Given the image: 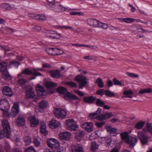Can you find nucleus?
Wrapping results in <instances>:
<instances>
[{"mask_svg": "<svg viewBox=\"0 0 152 152\" xmlns=\"http://www.w3.org/2000/svg\"><path fill=\"white\" fill-rule=\"evenodd\" d=\"M137 142V138L130 136L128 140V142H126V143L128 144L130 146L133 147L135 145Z\"/></svg>", "mask_w": 152, "mask_h": 152, "instance_id": "nucleus-31", "label": "nucleus"}, {"mask_svg": "<svg viewBox=\"0 0 152 152\" xmlns=\"http://www.w3.org/2000/svg\"><path fill=\"white\" fill-rule=\"evenodd\" d=\"M129 5L130 7H131V12H135L136 10V9L133 6L132 4H130V3L129 4Z\"/></svg>", "mask_w": 152, "mask_h": 152, "instance_id": "nucleus-62", "label": "nucleus"}, {"mask_svg": "<svg viewBox=\"0 0 152 152\" xmlns=\"http://www.w3.org/2000/svg\"><path fill=\"white\" fill-rule=\"evenodd\" d=\"M95 83H97L99 88H102L104 86V83L100 78H98Z\"/></svg>", "mask_w": 152, "mask_h": 152, "instance_id": "nucleus-42", "label": "nucleus"}, {"mask_svg": "<svg viewBox=\"0 0 152 152\" xmlns=\"http://www.w3.org/2000/svg\"><path fill=\"white\" fill-rule=\"evenodd\" d=\"M145 124V123L143 122L140 121L135 124L134 127L137 129H140Z\"/></svg>", "mask_w": 152, "mask_h": 152, "instance_id": "nucleus-43", "label": "nucleus"}, {"mask_svg": "<svg viewBox=\"0 0 152 152\" xmlns=\"http://www.w3.org/2000/svg\"><path fill=\"white\" fill-rule=\"evenodd\" d=\"M152 92V88H148L142 89L139 91V93L142 94H144L145 93L149 94Z\"/></svg>", "mask_w": 152, "mask_h": 152, "instance_id": "nucleus-38", "label": "nucleus"}, {"mask_svg": "<svg viewBox=\"0 0 152 152\" xmlns=\"http://www.w3.org/2000/svg\"><path fill=\"white\" fill-rule=\"evenodd\" d=\"M71 134L69 132L61 133L59 134V137L61 140H69L71 136Z\"/></svg>", "mask_w": 152, "mask_h": 152, "instance_id": "nucleus-22", "label": "nucleus"}, {"mask_svg": "<svg viewBox=\"0 0 152 152\" xmlns=\"http://www.w3.org/2000/svg\"><path fill=\"white\" fill-rule=\"evenodd\" d=\"M46 87L48 88L54 87L57 86V84L53 82L47 81L45 83Z\"/></svg>", "mask_w": 152, "mask_h": 152, "instance_id": "nucleus-34", "label": "nucleus"}, {"mask_svg": "<svg viewBox=\"0 0 152 152\" xmlns=\"http://www.w3.org/2000/svg\"><path fill=\"white\" fill-rule=\"evenodd\" d=\"M113 81L114 85H119L121 86H123L124 85L118 79L116 78H114Z\"/></svg>", "mask_w": 152, "mask_h": 152, "instance_id": "nucleus-49", "label": "nucleus"}, {"mask_svg": "<svg viewBox=\"0 0 152 152\" xmlns=\"http://www.w3.org/2000/svg\"><path fill=\"white\" fill-rule=\"evenodd\" d=\"M63 53V50L57 48H53V55H58L62 54Z\"/></svg>", "mask_w": 152, "mask_h": 152, "instance_id": "nucleus-39", "label": "nucleus"}, {"mask_svg": "<svg viewBox=\"0 0 152 152\" xmlns=\"http://www.w3.org/2000/svg\"><path fill=\"white\" fill-rule=\"evenodd\" d=\"M106 129L107 132H109L110 134L113 136H115L118 134L117 129L115 128H112L111 126H107Z\"/></svg>", "mask_w": 152, "mask_h": 152, "instance_id": "nucleus-25", "label": "nucleus"}, {"mask_svg": "<svg viewBox=\"0 0 152 152\" xmlns=\"http://www.w3.org/2000/svg\"><path fill=\"white\" fill-rule=\"evenodd\" d=\"M93 124L91 122H85L81 124V127L88 132H91L93 131Z\"/></svg>", "mask_w": 152, "mask_h": 152, "instance_id": "nucleus-12", "label": "nucleus"}, {"mask_svg": "<svg viewBox=\"0 0 152 152\" xmlns=\"http://www.w3.org/2000/svg\"><path fill=\"white\" fill-rule=\"evenodd\" d=\"M99 27H102L104 29H106L107 28V24H103L99 22Z\"/></svg>", "mask_w": 152, "mask_h": 152, "instance_id": "nucleus-58", "label": "nucleus"}, {"mask_svg": "<svg viewBox=\"0 0 152 152\" xmlns=\"http://www.w3.org/2000/svg\"><path fill=\"white\" fill-rule=\"evenodd\" d=\"M33 142L35 145L36 147H38L40 145V143L38 140L36 138H34L33 139Z\"/></svg>", "mask_w": 152, "mask_h": 152, "instance_id": "nucleus-57", "label": "nucleus"}, {"mask_svg": "<svg viewBox=\"0 0 152 152\" xmlns=\"http://www.w3.org/2000/svg\"><path fill=\"white\" fill-rule=\"evenodd\" d=\"M40 131L41 133L44 135H46L48 133V131L46 129V126L45 122L43 121L40 122Z\"/></svg>", "mask_w": 152, "mask_h": 152, "instance_id": "nucleus-26", "label": "nucleus"}, {"mask_svg": "<svg viewBox=\"0 0 152 152\" xmlns=\"http://www.w3.org/2000/svg\"><path fill=\"white\" fill-rule=\"evenodd\" d=\"M82 12H70V14L72 15H80Z\"/></svg>", "mask_w": 152, "mask_h": 152, "instance_id": "nucleus-61", "label": "nucleus"}, {"mask_svg": "<svg viewBox=\"0 0 152 152\" xmlns=\"http://www.w3.org/2000/svg\"><path fill=\"white\" fill-rule=\"evenodd\" d=\"M86 79L85 76L82 75H78L75 78V80L79 83V88L80 89H82L88 83Z\"/></svg>", "mask_w": 152, "mask_h": 152, "instance_id": "nucleus-4", "label": "nucleus"}, {"mask_svg": "<svg viewBox=\"0 0 152 152\" xmlns=\"http://www.w3.org/2000/svg\"><path fill=\"white\" fill-rule=\"evenodd\" d=\"M19 103L16 102L15 103L12 107L10 114L12 117H14L19 112Z\"/></svg>", "mask_w": 152, "mask_h": 152, "instance_id": "nucleus-14", "label": "nucleus"}, {"mask_svg": "<svg viewBox=\"0 0 152 152\" xmlns=\"http://www.w3.org/2000/svg\"><path fill=\"white\" fill-rule=\"evenodd\" d=\"M121 139L123 140H124L125 143L128 142V140L130 136L128 135V132H123L120 134Z\"/></svg>", "mask_w": 152, "mask_h": 152, "instance_id": "nucleus-29", "label": "nucleus"}, {"mask_svg": "<svg viewBox=\"0 0 152 152\" xmlns=\"http://www.w3.org/2000/svg\"><path fill=\"white\" fill-rule=\"evenodd\" d=\"M50 126L52 129L56 128L61 126L60 123L55 118H53L50 121L49 123Z\"/></svg>", "mask_w": 152, "mask_h": 152, "instance_id": "nucleus-20", "label": "nucleus"}, {"mask_svg": "<svg viewBox=\"0 0 152 152\" xmlns=\"http://www.w3.org/2000/svg\"><path fill=\"white\" fill-rule=\"evenodd\" d=\"M64 97L65 99L69 101L80 99L76 95L67 91L64 95Z\"/></svg>", "mask_w": 152, "mask_h": 152, "instance_id": "nucleus-15", "label": "nucleus"}, {"mask_svg": "<svg viewBox=\"0 0 152 152\" xmlns=\"http://www.w3.org/2000/svg\"><path fill=\"white\" fill-rule=\"evenodd\" d=\"M85 134V133L83 131L78 130L75 133V138L78 141H80Z\"/></svg>", "mask_w": 152, "mask_h": 152, "instance_id": "nucleus-23", "label": "nucleus"}, {"mask_svg": "<svg viewBox=\"0 0 152 152\" xmlns=\"http://www.w3.org/2000/svg\"><path fill=\"white\" fill-rule=\"evenodd\" d=\"M16 123L19 126H24L26 124V120L23 116L21 115L19 116L16 120Z\"/></svg>", "mask_w": 152, "mask_h": 152, "instance_id": "nucleus-19", "label": "nucleus"}, {"mask_svg": "<svg viewBox=\"0 0 152 152\" xmlns=\"http://www.w3.org/2000/svg\"><path fill=\"white\" fill-rule=\"evenodd\" d=\"M49 73L53 77L58 79L61 77L60 71L58 70H51L49 71Z\"/></svg>", "mask_w": 152, "mask_h": 152, "instance_id": "nucleus-24", "label": "nucleus"}, {"mask_svg": "<svg viewBox=\"0 0 152 152\" xmlns=\"http://www.w3.org/2000/svg\"><path fill=\"white\" fill-rule=\"evenodd\" d=\"M57 91L60 94H63L64 95L67 91V89L63 87H58L57 89Z\"/></svg>", "mask_w": 152, "mask_h": 152, "instance_id": "nucleus-36", "label": "nucleus"}, {"mask_svg": "<svg viewBox=\"0 0 152 152\" xmlns=\"http://www.w3.org/2000/svg\"><path fill=\"white\" fill-rule=\"evenodd\" d=\"M29 119L31 122V126L32 127H34L38 125L39 124V120L34 116L29 117Z\"/></svg>", "mask_w": 152, "mask_h": 152, "instance_id": "nucleus-18", "label": "nucleus"}, {"mask_svg": "<svg viewBox=\"0 0 152 152\" xmlns=\"http://www.w3.org/2000/svg\"><path fill=\"white\" fill-rule=\"evenodd\" d=\"M95 102L96 105L98 106L102 107L105 104L104 103L99 99L96 98V99H95Z\"/></svg>", "mask_w": 152, "mask_h": 152, "instance_id": "nucleus-41", "label": "nucleus"}, {"mask_svg": "<svg viewBox=\"0 0 152 152\" xmlns=\"http://www.w3.org/2000/svg\"><path fill=\"white\" fill-rule=\"evenodd\" d=\"M32 18L37 20H45L46 19V17L43 15H36L32 14Z\"/></svg>", "mask_w": 152, "mask_h": 152, "instance_id": "nucleus-32", "label": "nucleus"}, {"mask_svg": "<svg viewBox=\"0 0 152 152\" xmlns=\"http://www.w3.org/2000/svg\"><path fill=\"white\" fill-rule=\"evenodd\" d=\"M10 105L8 101L5 99H1L0 100V110L4 112L8 111Z\"/></svg>", "mask_w": 152, "mask_h": 152, "instance_id": "nucleus-8", "label": "nucleus"}, {"mask_svg": "<svg viewBox=\"0 0 152 152\" xmlns=\"http://www.w3.org/2000/svg\"><path fill=\"white\" fill-rule=\"evenodd\" d=\"M4 2H6L2 3L1 5V7L7 10H11L13 9H16L15 5V2L14 0H2Z\"/></svg>", "mask_w": 152, "mask_h": 152, "instance_id": "nucleus-3", "label": "nucleus"}, {"mask_svg": "<svg viewBox=\"0 0 152 152\" xmlns=\"http://www.w3.org/2000/svg\"><path fill=\"white\" fill-rule=\"evenodd\" d=\"M48 104L47 101L44 100L41 101L40 102L39 104V106L42 109H44L47 107Z\"/></svg>", "mask_w": 152, "mask_h": 152, "instance_id": "nucleus-37", "label": "nucleus"}, {"mask_svg": "<svg viewBox=\"0 0 152 152\" xmlns=\"http://www.w3.org/2000/svg\"><path fill=\"white\" fill-rule=\"evenodd\" d=\"M47 144L48 147L53 149H58L59 146V144L57 140L51 138L48 140Z\"/></svg>", "mask_w": 152, "mask_h": 152, "instance_id": "nucleus-10", "label": "nucleus"}, {"mask_svg": "<svg viewBox=\"0 0 152 152\" xmlns=\"http://www.w3.org/2000/svg\"><path fill=\"white\" fill-rule=\"evenodd\" d=\"M96 99V98L92 96H85L83 98V102L85 103L88 104H93Z\"/></svg>", "mask_w": 152, "mask_h": 152, "instance_id": "nucleus-13", "label": "nucleus"}, {"mask_svg": "<svg viewBox=\"0 0 152 152\" xmlns=\"http://www.w3.org/2000/svg\"><path fill=\"white\" fill-rule=\"evenodd\" d=\"M121 20L126 23H131L134 21V19L131 18H122Z\"/></svg>", "mask_w": 152, "mask_h": 152, "instance_id": "nucleus-52", "label": "nucleus"}, {"mask_svg": "<svg viewBox=\"0 0 152 152\" xmlns=\"http://www.w3.org/2000/svg\"><path fill=\"white\" fill-rule=\"evenodd\" d=\"M25 74L28 75H32L36 76H40L42 75V74L38 72H36L35 70L32 69L31 70L28 68L25 69L19 75H21L22 74Z\"/></svg>", "mask_w": 152, "mask_h": 152, "instance_id": "nucleus-9", "label": "nucleus"}, {"mask_svg": "<svg viewBox=\"0 0 152 152\" xmlns=\"http://www.w3.org/2000/svg\"><path fill=\"white\" fill-rule=\"evenodd\" d=\"M105 145L107 147H109L112 141V139L110 137H104L102 138Z\"/></svg>", "mask_w": 152, "mask_h": 152, "instance_id": "nucleus-28", "label": "nucleus"}, {"mask_svg": "<svg viewBox=\"0 0 152 152\" xmlns=\"http://www.w3.org/2000/svg\"><path fill=\"white\" fill-rule=\"evenodd\" d=\"M66 84L72 88L77 87V86L76 83L74 82L69 81L66 83Z\"/></svg>", "mask_w": 152, "mask_h": 152, "instance_id": "nucleus-51", "label": "nucleus"}, {"mask_svg": "<svg viewBox=\"0 0 152 152\" xmlns=\"http://www.w3.org/2000/svg\"><path fill=\"white\" fill-rule=\"evenodd\" d=\"M126 74L129 76L130 77H133L134 78H138L139 75H138L135 74L134 73L127 72Z\"/></svg>", "mask_w": 152, "mask_h": 152, "instance_id": "nucleus-54", "label": "nucleus"}, {"mask_svg": "<svg viewBox=\"0 0 152 152\" xmlns=\"http://www.w3.org/2000/svg\"><path fill=\"white\" fill-rule=\"evenodd\" d=\"M3 78L5 80H9L11 79V76L7 71L3 72L2 73Z\"/></svg>", "mask_w": 152, "mask_h": 152, "instance_id": "nucleus-33", "label": "nucleus"}, {"mask_svg": "<svg viewBox=\"0 0 152 152\" xmlns=\"http://www.w3.org/2000/svg\"><path fill=\"white\" fill-rule=\"evenodd\" d=\"M8 63L5 61L0 62V72H4L7 71Z\"/></svg>", "mask_w": 152, "mask_h": 152, "instance_id": "nucleus-27", "label": "nucleus"}, {"mask_svg": "<svg viewBox=\"0 0 152 152\" xmlns=\"http://www.w3.org/2000/svg\"><path fill=\"white\" fill-rule=\"evenodd\" d=\"M23 140L26 146H28L31 144V138L28 136H25L23 137Z\"/></svg>", "mask_w": 152, "mask_h": 152, "instance_id": "nucleus-35", "label": "nucleus"}, {"mask_svg": "<svg viewBox=\"0 0 152 152\" xmlns=\"http://www.w3.org/2000/svg\"><path fill=\"white\" fill-rule=\"evenodd\" d=\"M72 152H84L83 146L81 145H77L72 147Z\"/></svg>", "mask_w": 152, "mask_h": 152, "instance_id": "nucleus-30", "label": "nucleus"}, {"mask_svg": "<svg viewBox=\"0 0 152 152\" xmlns=\"http://www.w3.org/2000/svg\"><path fill=\"white\" fill-rule=\"evenodd\" d=\"M5 148L7 152H9L10 151V147L8 144H7L5 146Z\"/></svg>", "mask_w": 152, "mask_h": 152, "instance_id": "nucleus-64", "label": "nucleus"}, {"mask_svg": "<svg viewBox=\"0 0 152 152\" xmlns=\"http://www.w3.org/2000/svg\"><path fill=\"white\" fill-rule=\"evenodd\" d=\"M46 50L48 54L50 55H53V48H47L46 49Z\"/></svg>", "mask_w": 152, "mask_h": 152, "instance_id": "nucleus-56", "label": "nucleus"}, {"mask_svg": "<svg viewBox=\"0 0 152 152\" xmlns=\"http://www.w3.org/2000/svg\"><path fill=\"white\" fill-rule=\"evenodd\" d=\"M134 29L135 31H136V32L138 33H144L145 32H148V30H146L142 28H137L136 27H134Z\"/></svg>", "mask_w": 152, "mask_h": 152, "instance_id": "nucleus-44", "label": "nucleus"}, {"mask_svg": "<svg viewBox=\"0 0 152 152\" xmlns=\"http://www.w3.org/2000/svg\"><path fill=\"white\" fill-rule=\"evenodd\" d=\"M105 90L102 89L99 90L97 91L96 93V94L97 95H100L102 96L104 94H105Z\"/></svg>", "mask_w": 152, "mask_h": 152, "instance_id": "nucleus-55", "label": "nucleus"}, {"mask_svg": "<svg viewBox=\"0 0 152 152\" xmlns=\"http://www.w3.org/2000/svg\"><path fill=\"white\" fill-rule=\"evenodd\" d=\"M133 94V91L131 90H129V91H124L123 92V94L125 95H126L128 96V95H131Z\"/></svg>", "mask_w": 152, "mask_h": 152, "instance_id": "nucleus-60", "label": "nucleus"}, {"mask_svg": "<svg viewBox=\"0 0 152 152\" xmlns=\"http://www.w3.org/2000/svg\"><path fill=\"white\" fill-rule=\"evenodd\" d=\"M19 64L18 62L15 61H13L10 62L9 64V66L10 67H11L12 66L18 68Z\"/></svg>", "mask_w": 152, "mask_h": 152, "instance_id": "nucleus-46", "label": "nucleus"}, {"mask_svg": "<svg viewBox=\"0 0 152 152\" xmlns=\"http://www.w3.org/2000/svg\"><path fill=\"white\" fill-rule=\"evenodd\" d=\"M105 95L108 97H112L115 96L114 93L109 90H105Z\"/></svg>", "mask_w": 152, "mask_h": 152, "instance_id": "nucleus-47", "label": "nucleus"}, {"mask_svg": "<svg viewBox=\"0 0 152 152\" xmlns=\"http://www.w3.org/2000/svg\"><path fill=\"white\" fill-rule=\"evenodd\" d=\"M55 116L58 118L64 119L66 116L67 113L64 110L56 108L53 111Z\"/></svg>", "mask_w": 152, "mask_h": 152, "instance_id": "nucleus-6", "label": "nucleus"}, {"mask_svg": "<svg viewBox=\"0 0 152 152\" xmlns=\"http://www.w3.org/2000/svg\"><path fill=\"white\" fill-rule=\"evenodd\" d=\"M51 8L53 11L57 12H63L66 9V8L62 6L58 1L53 4L51 6Z\"/></svg>", "mask_w": 152, "mask_h": 152, "instance_id": "nucleus-5", "label": "nucleus"}, {"mask_svg": "<svg viewBox=\"0 0 152 152\" xmlns=\"http://www.w3.org/2000/svg\"><path fill=\"white\" fill-rule=\"evenodd\" d=\"M137 137L143 145L146 144L147 143L148 139L144 133L142 132H139L137 133Z\"/></svg>", "mask_w": 152, "mask_h": 152, "instance_id": "nucleus-11", "label": "nucleus"}, {"mask_svg": "<svg viewBox=\"0 0 152 152\" xmlns=\"http://www.w3.org/2000/svg\"><path fill=\"white\" fill-rule=\"evenodd\" d=\"M26 82V80L24 78L20 79L18 81V83L21 86H23L25 85Z\"/></svg>", "mask_w": 152, "mask_h": 152, "instance_id": "nucleus-53", "label": "nucleus"}, {"mask_svg": "<svg viewBox=\"0 0 152 152\" xmlns=\"http://www.w3.org/2000/svg\"><path fill=\"white\" fill-rule=\"evenodd\" d=\"M2 91L3 93L7 96H11L13 94V92L11 89L8 86H4Z\"/></svg>", "mask_w": 152, "mask_h": 152, "instance_id": "nucleus-16", "label": "nucleus"}, {"mask_svg": "<svg viewBox=\"0 0 152 152\" xmlns=\"http://www.w3.org/2000/svg\"><path fill=\"white\" fill-rule=\"evenodd\" d=\"M98 144L96 143L95 142H92L91 143V149L92 151H94L98 148Z\"/></svg>", "mask_w": 152, "mask_h": 152, "instance_id": "nucleus-48", "label": "nucleus"}, {"mask_svg": "<svg viewBox=\"0 0 152 152\" xmlns=\"http://www.w3.org/2000/svg\"><path fill=\"white\" fill-rule=\"evenodd\" d=\"M60 28H64L66 29H72V27L70 26H60Z\"/></svg>", "mask_w": 152, "mask_h": 152, "instance_id": "nucleus-63", "label": "nucleus"}, {"mask_svg": "<svg viewBox=\"0 0 152 152\" xmlns=\"http://www.w3.org/2000/svg\"><path fill=\"white\" fill-rule=\"evenodd\" d=\"M101 109L98 108L97 110L95 113H91L89 114V117L90 118H95L99 121H96L95 125L98 128H101L105 124V121L104 120L109 118L112 117V115L110 113H105L100 115L101 112Z\"/></svg>", "mask_w": 152, "mask_h": 152, "instance_id": "nucleus-1", "label": "nucleus"}, {"mask_svg": "<svg viewBox=\"0 0 152 152\" xmlns=\"http://www.w3.org/2000/svg\"><path fill=\"white\" fill-rule=\"evenodd\" d=\"M2 125L3 130L2 132L1 131L0 132L3 133L4 136H6L7 138H10L11 136L10 128V124L8 121L6 120L2 121Z\"/></svg>", "mask_w": 152, "mask_h": 152, "instance_id": "nucleus-2", "label": "nucleus"}, {"mask_svg": "<svg viewBox=\"0 0 152 152\" xmlns=\"http://www.w3.org/2000/svg\"><path fill=\"white\" fill-rule=\"evenodd\" d=\"M67 129L68 130L72 131H75L78 127L74 119H68L66 121Z\"/></svg>", "mask_w": 152, "mask_h": 152, "instance_id": "nucleus-7", "label": "nucleus"}, {"mask_svg": "<svg viewBox=\"0 0 152 152\" xmlns=\"http://www.w3.org/2000/svg\"><path fill=\"white\" fill-rule=\"evenodd\" d=\"M24 152H36L34 148L32 146H30L24 149Z\"/></svg>", "mask_w": 152, "mask_h": 152, "instance_id": "nucleus-50", "label": "nucleus"}, {"mask_svg": "<svg viewBox=\"0 0 152 152\" xmlns=\"http://www.w3.org/2000/svg\"><path fill=\"white\" fill-rule=\"evenodd\" d=\"M87 24L90 26L97 27L99 21L93 18H89L87 20Z\"/></svg>", "mask_w": 152, "mask_h": 152, "instance_id": "nucleus-21", "label": "nucleus"}, {"mask_svg": "<svg viewBox=\"0 0 152 152\" xmlns=\"http://www.w3.org/2000/svg\"><path fill=\"white\" fill-rule=\"evenodd\" d=\"M36 91L38 95L39 96H43L46 94L45 89L39 84L37 85Z\"/></svg>", "mask_w": 152, "mask_h": 152, "instance_id": "nucleus-17", "label": "nucleus"}, {"mask_svg": "<svg viewBox=\"0 0 152 152\" xmlns=\"http://www.w3.org/2000/svg\"><path fill=\"white\" fill-rule=\"evenodd\" d=\"M143 130L144 132L148 131L152 134V124H147L146 127L144 128Z\"/></svg>", "mask_w": 152, "mask_h": 152, "instance_id": "nucleus-40", "label": "nucleus"}, {"mask_svg": "<svg viewBox=\"0 0 152 152\" xmlns=\"http://www.w3.org/2000/svg\"><path fill=\"white\" fill-rule=\"evenodd\" d=\"M26 96L28 98H34L35 96L34 92L32 90H30L28 92L27 91Z\"/></svg>", "mask_w": 152, "mask_h": 152, "instance_id": "nucleus-45", "label": "nucleus"}, {"mask_svg": "<svg viewBox=\"0 0 152 152\" xmlns=\"http://www.w3.org/2000/svg\"><path fill=\"white\" fill-rule=\"evenodd\" d=\"M74 92L81 96H84V94L83 93L77 90H75Z\"/></svg>", "mask_w": 152, "mask_h": 152, "instance_id": "nucleus-59", "label": "nucleus"}]
</instances>
